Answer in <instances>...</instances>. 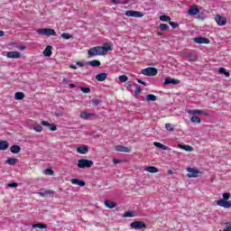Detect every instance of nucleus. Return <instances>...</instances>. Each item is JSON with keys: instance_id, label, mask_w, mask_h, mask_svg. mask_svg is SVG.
<instances>
[{"instance_id": "obj_6", "label": "nucleus", "mask_w": 231, "mask_h": 231, "mask_svg": "<svg viewBox=\"0 0 231 231\" xmlns=\"http://www.w3.org/2000/svg\"><path fill=\"white\" fill-rule=\"evenodd\" d=\"M142 74L145 75L146 77H156V75H158V69L154 67H148L142 69Z\"/></svg>"}, {"instance_id": "obj_34", "label": "nucleus", "mask_w": 231, "mask_h": 231, "mask_svg": "<svg viewBox=\"0 0 231 231\" xmlns=\"http://www.w3.org/2000/svg\"><path fill=\"white\" fill-rule=\"evenodd\" d=\"M160 21H162V23H170L171 17L169 15H161Z\"/></svg>"}, {"instance_id": "obj_55", "label": "nucleus", "mask_w": 231, "mask_h": 231, "mask_svg": "<svg viewBox=\"0 0 231 231\" xmlns=\"http://www.w3.org/2000/svg\"><path fill=\"white\" fill-rule=\"evenodd\" d=\"M69 68H70V69H77V66H75V65H70Z\"/></svg>"}, {"instance_id": "obj_43", "label": "nucleus", "mask_w": 231, "mask_h": 231, "mask_svg": "<svg viewBox=\"0 0 231 231\" xmlns=\"http://www.w3.org/2000/svg\"><path fill=\"white\" fill-rule=\"evenodd\" d=\"M80 89H81L82 93H91V88H89L81 87Z\"/></svg>"}, {"instance_id": "obj_12", "label": "nucleus", "mask_w": 231, "mask_h": 231, "mask_svg": "<svg viewBox=\"0 0 231 231\" xmlns=\"http://www.w3.org/2000/svg\"><path fill=\"white\" fill-rule=\"evenodd\" d=\"M169 84H173V86H176V85L180 84V80L175 79H171L168 77L165 79L163 85L169 86Z\"/></svg>"}, {"instance_id": "obj_41", "label": "nucleus", "mask_w": 231, "mask_h": 231, "mask_svg": "<svg viewBox=\"0 0 231 231\" xmlns=\"http://www.w3.org/2000/svg\"><path fill=\"white\" fill-rule=\"evenodd\" d=\"M165 127H166L167 131H171V132L174 131V127L172 126V124H171V123L166 124Z\"/></svg>"}, {"instance_id": "obj_39", "label": "nucleus", "mask_w": 231, "mask_h": 231, "mask_svg": "<svg viewBox=\"0 0 231 231\" xmlns=\"http://www.w3.org/2000/svg\"><path fill=\"white\" fill-rule=\"evenodd\" d=\"M124 217H134V212L133 211L125 212L124 215Z\"/></svg>"}, {"instance_id": "obj_17", "label": "nucleus", "mask_w": 231, "mask_h": 231, "mask_svg": "<svg viewBox=\"0 0 231 231\" xmlns=\"http://www.w3.org/2000/svg\"><path fill=\"white\" fill-rule=\"evenodd\" d=\"M70 182L72 185H79V187H86V181L80 180L79 179H71Z\"/></svg>"}, {"instance_id": "obj_15", "label": "nucleus", "mask_w": 231, "mask_h": 231, "mask_svg": "<svg viewBox=\"0 0 231 231\" xmlns=\"http://www.w3.org/2000/svg\"><path fill=\"white\" fill-rule=\"evenodd\" d=\"M77 152H79V154H88V152H89V148L86 145L79 146L77 148Z\"/></svg>"}, {"instance_id": "obj_46", "label": "nucleus", "mask_w": 231, "mask_h": 231, "mask_svg": "<svg viewBox=\"0 0 231 231\" xmlns=\"http://www.w3.org/2000/svg\"><path fill=\"white\" fill-rule=\"evenodd\" d=\"M142 93V88L140 86L135 87V95H140Z\"/></svg>"}, {"instance_id": "obj_25", "label": "nucleus", "mask_w": 231, "mask_h": 231, "mask_svg": "<svg viewBox=\"0 0 231 231\" xmlns=\"http://www.w3.org/2000/svg\"><path fill=\"white\" fill-rule=\"evenodd\" d=\"M90 116H97V114H88L87 112L80 113V118H83V120H88Z\"/></svg>"}, {"instance_id": "obj_31", "label": "nucleus", "mask_w": 231, "mask_h": 231, "mask_svg": "<svg viewBox=\"0 0 231 231\" xmlns=\"http://www.w3.org/2000/svg\"><path fill=\"white\" fill-rule=\"evenodd\" d=\"M32 228H40L41 230L48 228V226L46 224L42 223H38V224H33Z\"/></svg>"}, {"instance_id": "obj_14", "label": "nucleus", "mask_w": 231, "mask_h": 231, "mask_svg": "<svg viewBox=\"0 0 231 231\" xmlns=\"http://www.w3.org/2000/svg\"><path fill=\"white\" fill-rule=\"evenodd\" d=\"M116 151L117 152H131V148L124 146V145H116Z\"/></svg>"}, {"instance_id": "obj_13", "label": "nucleus", "mask_w": 231, "mask_h": 231, "mask_svg": "<svg viewBox=\"0 0 231 231\" xmlns=\"http://www.w3.org/2000/svg\"><path fill=\"white\" fill-rule=\"evenodd\" d=\"M188 115H204V116H208V114L204 110H187Z\"/></svg>"}, {"instance_id": "obj_10", "label": "nucleus", "mask_w": 231, "mask_h": 231, "mask_svg": "<svg viewBox=\"0 0 231 231\" xmlns=\"http://www.w3.org/2000/svg\"><path fill=\"white\" fill-rule=\"evenodd\" d=\"M215 21L218 26H225V24H226V18L221 15L215 16Z\"/></svg>"}, {"instance_id": "obj_8", "label": "nucleus", "mask_w": 231, "mask_h": 231, "mask_svg": "<svg viewBox=\"0 0 231 231\" xmlns=\"http://www.w3.org/2000/svg\"><path fill=\"white\" fill-rule=\"evenodd\" d=\"M125 15L127 17H142L143 15V13L140 11L128 10L125 12Z\"/></svg>"}, {"instance_id": "obj_4", "label": "nucleus", "mask_w": 231, "mask_h": 231, "mask_svg": "<svg viewBox=\"0 0 231 231\" xmlns=\"http://www.w3.org/2000/svg\"><path fill=\"white\" fill-rule=\"evenodd\" d=\"M37 33L39 35H46L47 37H51V35L55 37L57 35V32H55V30L50 29V28L38 29Z\"/></svg>"}, {"instance_id": "obj_51", "label": "nucleus", "mask_w": 231, "mask_h": 231, "mask_svg": "<svg viewBox=\"0 0 231 231\" xmlns=\"http://www.w3.org/2000/svg\"><path fill=\"white\" fill-rule=\"evenodd\" d=\"M138 84H142L143 86H147V83H145L143 80L142 79H137Z\"/></svg>"}, {"instance_id": "obj_57", "label": "nucleus", "mask_w": 231, "mask_h": 231, "mask_svg": "<svg viewBox=\"0 0 231 231\" xmlns=\"http://www.w3.org/2000/svg\"><path fill=\"white\" fill-rule=\"evenodd\" d=\"M20 50H26V46L24 45L20 46Z\"/></svg>"}, {"instance_id": "obj_3", "label": "nucleus", "mask_w": 231, "mask_h": 231, "mask_svg": "<svg viewBox=\"0 0 231 231\" xmlns=\"http://www.w3.org/2000/svg\"><path fill=\"white\" fill-rule=\"evenodd\" d=\"M79 169H91L93 167V161L88 159H79L78 161Z\"/></svg>"}, {"instance_id": "obj_28", "label": "nucleus", "mask_w": 231, "mask_h": 231, "mask_svg": "<svg viewBox=\"0 0 231 231\" xmlns=\"http://www.w3.org/2000/svg\"><path fill=\"white\" fill-rule=\"evenodd\" d=\"M153 145L155 147H158L159 149H162V151H167V149H169V147H167L165 144H162V143H158V142H154Z\"/></svg>"}, {"instance_id": "obj_53", "label": "nucleus", "mask_w": 231, "mask_h": 231, "mask_svg": "<svg viewBox=\"0 0 231 231\" xmlns=\"http://www.w3.org/2000/svg\"><path fill=\"white\" fill-rule=\"evenodd\" d=\"M113 162L115 163V165H116L117 163H120V161H118L117 159H113Z\"/></svg>"}, {"instance_id": "obj_56", "label": "nucleus", "mask_w": 231, "mask_h": 231, "mask_svg": "<svg viewBox=\"0 0 231 231\" xmlns=\"http://www.w3.org/2000/svg\"><path fill=\"white\" fill-rule=\"evenodd\" d=\"M168 174L172 175L174 174V171H172V170H168Z\"/></svg>"}, {"instance_id": "obj_21", "label": "nucleus", "mask_w": 231, "mask_h": 231, "mask_svg": "<svg viewBox=\"0 0 231 231\" xmlns=\"http://www.w3.org/2000/svg\"><path fill=\"white\" fill-rule=\"evenodd\" d=\"M189 15H198L199 14V9L198 7H190L188 11Z\"/></svg>"}, {"instance_id": "obj_50", "label": "nucleus", "mask_w": 231, "mask_h": 231, "mask_svg": "<svg viewBox=\"0 0 231 231\" xmlns=\"http://www.w3.org/2000/svg\"><path fill=\"white\" fill-rule=\"evenodd\" d=\"M223 231H231V225L226 224V228Z\"/></svg>"}, {"instance_id": "obj_42", "label": "nucleus", "mask_w": 231, "mask_h": 231, "mask_svg": "<svg viewBox=\"0 0 231 231\" xmlns=\"http://www.w3.org/2000/svg\"><path fill=\"white\" fill-rule=\"evenodd\" d=\"M45 174H48L49 176H53L55 174V171H53V170L51 169H46Z\"/></svg>"}, {"instance_id": "obj_5", "label": "nucleus", "mask_w": 231, "mask_h": 231, "mask_svg": "<svg viewBox=\"0 0 231 231\" xmlns=\"http://www.w3.org/2000/svg\"><path fill=\"white\" fill-rule=\"evenodd\" d=\"M132 230H145L147 225L143 221H134L130 224Z\"/></svg>"}, {"instance_id": "obj_16", "label": "nucleus", "mask_w": 231, "mask_h": 231, "mask_svg": "<svg viewBox=\"0 0 231 231\" xmlns=\"http://www.w3.org/2000/svg\"><path fill=\"white\" fill-rule=\"evenodd\" d=\"M106 79H107V73L106 72L96 75V80H97V82H104V80H106Z\"/></svg>"}, {"instance_id": "obj_27", "label": "nucleus", "mask_w": 231, "mask_h": 231, "mask_svg": "<svg viewBox=\"0 0 231 231\" xmlns=\"http://www.w3.org/2000/svg\"><path fill=\"white\" fill-rule=\"evenodd\" d=\"M88 66H91L92 68H98L100 66V60H93L88 61Z\"/></svg>"}, {"instance_id": "obj_7", "label": "nucleus", "mask_w": 231, "mask_h": 231, "mask_svg": "<svg viewBox=\"0 0 231 231\" xmlns=\"http://www.w3.org/2000/svg\"><path fill=\"white\" fill-rule=\"evenodd\" d=\"M186 171L189 172L187 174L188 178H198V174H199V170L194 168H187Z\"/></svg>"}, {"instance_id": "obj_36", "label": "nucleus", "mask_w": 231, "mask_h": 231, "mask_svg": "<svg viewBox=\"0 0 231 231\" xmlns=\"http://www.w3.org/2000/svg\"><path fill=\"white\" fill-rule=\"evenodd\" d=\"M33 129L36 133H42V125L39 124L34 125Z\"/></svg>"}, {"instance_id": "obj_23", "label": "nucleus", "mask_w": 231, "mask_h": 231, "mask_svg": "<svg viewBox=\"0 0 231 231\" xmlns=\"http://www.w3.org/2000/svg\"><path fill=\"white\" fill-rule=\"evenodd\" d=\"M10 147V144L6 141H0V151H6Z\"/></svg>"}, {"instance_id": "obj_37", "label": "nucleus", "mask_w": 231, "mask_h": 231, "mask_svg": "<svg viewBox=\"0 0 231 231\" xmlns=\"http://www.w3.org/2000/svg\"><path fill=\"white\" fill-rule=\"evenodd\" d=\"M160 30H162V32H167V30H169V25L167 23H161L159 25Z\"/></svg>"}, {"instance_id": "obj_35", "label": "nucleus", "mask_w": 231, "mask_h": 231, "mask_svg": "<svg viewBox=\"0 0 231 231\" xmlns=\"http://www.w3.org/2000/svg\"><path fill=\"white\" fill-rule=\"evenodd\" d=\"M190 121L192 122V124H201V118L196 116H193L191 118H190Z\"/></svg>"}, {"instance_id": "obj_48", "label": "nucleus", "mask_w": 231, "mask_h": 231, "mask_svg": "<svg viewBox=\"0 0 231 231\" xmlns=\"http://www.w3.org/2000/svg\"><path fill=\"white\" fill-rule=\"evenodd\" d=\"M92 104H93V106H95V107H97V106H98V104H100V100H98V99H92Z\"/></svg>"}, {"instance_id": "obj_22", "label": "nucleus", "mask_w": 231, "mask_h": 231, "mask_svg": "<svg viewBox=\"0 0 231 231\" xmlns=\"http://www.w3.org/2000/svg\"><path fill=\"white\" fill-rule=\"evenodd\" d=\"M179 149H182L183 151H187L188 152H192L194 151V148L190 145H182V144H178Z\"/></svg>"}, {"instance_id": "obj_24", "label": "nucleus", "mask_w": 231, "mask_h": 231, "mask_svg": "<svg viewBox=\"0 0 231 231\" xmlns=\"http://www.w3.org/2000/svg\"><path fill=\"white\" fill-rule=\"evenodd\" d=\"M41 198H46V196H51V194H55V191L49 189L45 190L44 192H39L38 193Z\"/></svg>"}, {"instance_id": "obj_20", "label": "nucleus", "mask_w": 231, "mask_h": 231, "mask_svg": "<svg viewBox=\"0 0 231 231\" xmlns=\"http://www.w3.org/2000/svg\"><path fill=\"white\" fill-rule=\"evenodd\" d=\"M10 151L13 154H19L21 152V146L19 145H13L10 147Z\"/></svg>"}, {"instance_id": "obj_52", "label": "nucleus", "mask_w": 231, "mask_h": 231, "mask_svg": "<svg viewBox=\"0 0 231 231\" xmlns=\"http://www.w3.org/2000/svg\"><path fill=\"white\" fill-rule=\"evenodd\" d=\"M77 65L79 66V68H84V63L78 61Z\"/></svg>"}, {"instance_id": "obj_40", "label": "nucleus", "mask_w": 231, "mask_h": 231, "mask_svg": "<svg viewBox=\"0 0 231 231\" xmlns=\"http://www.w3.org/2000/svg\"><path fill=\"white\" fill-rule=\"evenodd\" d=\"M119 80L121 82H127V80H129V78L125 75H122V76H119Z\"/></svg>"}, {"instance_id": "obj_59", "label": "nucleus", "mask_w": 231, "mask_h": 231, "mask_svg": "<svg viewBox=\"0 0 231 231\" xmlns=\"http://www.w3.org/2000/svg\"><path fill=\"white\" fill-rule=\"evenodd\" d=\"M3 35H5V32L4 31H0V37H3Z\"/></svg>"}, {"instance_id": "obj_29", "label": "nucleus", "mask_w": 231, "mask_h": 231, "mask_svg": "<svg viewBox=\"0 0 231 231\" xmlns=\"http://www.w3.org/2000/svg\"><path fill=\"white\" fill-rule=\"evenodd\" d=\"M156 100H158V98L152 94H149L146 96V102H156Z\"/></svg>"}, {"instance_id": "obj_49", "label": "nucleus", "mask_w": 231, "mask_h": 231, "mask_svg": "<svg viewBox=\"0 0 231 231\" xmlns=\"http://www.w3.org/2000/svg\"><path fill=\"white\" fill-rule=\"evenodd\" d=\"M226 71V69H225V68H223V67H221V68H219L218 69V73H220V74H222V75H224V73Z\"/></svg>"}, {"instance_id": "obj_33", "label": "nucleus", "mask_w": 231, "mask_h": 231, "mask_svg": "<svg viewBox=\"0 0 231 231\" xmlns=\"http://www.w3.org/2000/svg\"><path fill=\"white\" fill-rule=\"evenodd\" d=\"M15 100H23L24 98V93L23 92H16L14 95Z\"/></svg>"}, {"instance_id": "obj_2", "label": "nucleus", "mask_w": 231, "mask_h": 231, "mask_svg": "<svg viewBox=\"0 0 231 231\" xmlns=\"http://www.w3.org/2000/svg\"><path fill=\"white\" fill-rule=\"evenodd\" d=\"M223 199H219L217 201L218 207H223V208H231V201L230 199V193L226 192L222 195Z\"/></svg>"}, {"instance_id": "obj_32", "label": "nucleus", "mask_w": 231, "mask_h": 231, "mask_svg": "<svg viewBox=\"0 0 231 231\" xmlns=\"http://www.w3.org/2000/svg\"><path fill=\"white\" fill-rule=\"evenodd\" d=\"M147 172H151L152 174H154L156 172H158V168L154 167V166H149L146 168Z\"/></svg>"}, {"instance_id": "obj_18", "label": "nucleus", "mask_w": 231, "mask_h": 231, "mask_svg": "<svg viewBox=\"0 0 231 231\" xmlns=\"http://www.w3.org/2000/svg\"><path fill=\"white\" fill-rule=\"evenodd\" d=\"M53 50V47L51 45H48L45 50L43 51L44 57H51V54L53 53L51 51Z\"/></svg>"}, {"instance_id": "obj_58", "label": "nucleus", "mask_w": 231, "mask_h": 231, "mask_svg": "<svg viewBox=\"0 0 231 231\" xmlns=\"http://www.w3.org/2000/svg\"><path fill=\"white\" fill-rule=\"evenodd\" d=\"M69 87H70L71 88H77V86H75V84H69Z\"/></svg>"}, {"instance_id": "obj_9", "label": "nucleus", "mask_w": 231, "mask_h": 231, "mask_svg": "<svg viewBox=\"0 0 231 231\" xmlns=\"http://www.w3.org/2000/svg\"><path fill=\"white\" fill-rule=\"evenodd\" d=\"M194 42H196L197 44H210V40L205 37H197L194 38Z\"/></svg>"}, {"instance_id": "obj_1", "label": "nucleus", "mask_w": 231, "mask_h": 231, "mask_svg": "<svg viewBox=\"0 0 231 231\" xmlns=\"http://www.w3.org/2000/svg\"><path fill=\"white\" fill-rule=\"evenodd\" d=\"M111 45L105 43L104 46H96L92 47L88 51V57H97L100 55L107 54V51H110Z\"/></svg>"}, {"instance_id": "obj_45", "label": "nucleus", "mask_w": 231, "mask_h": 231, "mask_svg": "<svg viewBox=\"0 0 231 231\" xmlns=\"http://www.w3.org/2000/svg\"><path fill=\"white\" fill-rule=\"evenodd\" d=\"M169 24H170L172 28H178V27L180 26V23L171 22V20H170V22H169Z\"/></svg>"}, {"instance_id": "obj_38", "label": "nucleus", "mask_w": 231, "mask_h": 231, "mask_svg": "<svg viewBox=\"0 0 231 231\" xmlns=\"http://www.w3.org/2000/svg\"><path fill=\"white\" fill-rule=\"evenodd\" d=\"M61 38H63L64 41H68V40L71 39V34L63 32V33H61Z\"/></svg>"}, {"instance_id": "obj_47", "label": "nucleus", "mask_w": 231, "mask_h": 231, "mask_svg": "<svg viewBox=\"0 0 231 231\" xmlns=\"http://www.w3.org/2000/svg\"><path fill=\"white\" fill-rule=\"evenodd\" d=\"M188 57L189 59V60H191V61L196 60V56H194V54H192V53H189Z\"/></svg>"}, {"instance_id": "obj_19", "label": "nucleus", "mask_w": 231, "mask_h": 231, "mask_svg": "<svg viewBox=\"0 0 231 231\" xmlns=\"http://www.w3.org/2000/svg\"><path fill=\"white\" fill-rule=\"evenodd\" d=\"M41 125H45L46 127H50V131H55L57 129V125H55L53 124H50L47 121H42Z\"/></svg>"}, {"instance_id": "obj_44", "label": "nucleus", "mask_w": 231, "mask_h": 231, "mask_svg": "<svg viewBox=\"0 0 231 231\" xmlns=\"http://www.w3.org/2000/svg\"><path fill=\"white\" fill-rule=\"evenodd\" d=\"M7 187H9L10 189H17L18 184L17 182H13V183L7 184Z\"/></svg>"}, {"instance_id": "obj_30", "label": "nucleus", "mask_w": 231, "mask_h": 231, "mask_svg": "<svg viewBox=\"0 0 231 231\" xmlns=\"http://www.w3.org/2000/svg\"><path fill=\"white\" fill-rule=\"evenodd\" d=\"M105 206L107 208H115L116 207V204L113 201H110V200H105Z\"/></svg>"}, {"instance_id": "obj_54", "label": "nucleus", "mask_w": 231, "mask_h": 231, "mask_svg": "<svg viewBox=\"0 0 231 231\" xmlns=\"http://www.w3.org/2000/svg\"><path fill=\"white\" fill-rule=\"evenodd\" d=\"M224 75H225V77H230V72L226 70V72H224Z\"/></svg>"}, {"instance_id": "obj_26", "label": "nucleus", "mask_w": 231, "mask_h": 231, "mask_svg": "<svg viewBox=\"0 0 231 231\" xmlns=\"http://www.w3.org/2000/svg\"><path fill=\"white\" fill-rule=\"evenodd\" d=\"M17 162H19V159L9 157L5 161V163H7L8 165H15L17 163Z\"/></svg>"}, {"instance_id": "obj_11", "label": "nucleus", "mask_w": 231, "mask_h": 231, "mask_svg": "<svg viewBox=\"0 0 231 231\" xmlns=\"http://www.w3.org/2000/svg\"><path fill=\"white\" fill-rule=\"evenodd\" d=\"M7 59H21V52L19 51H8L6 54Z\"/></svg>"}, {"instance_id": "obj_60", "label": "nucleus", "mask_w": 231, "mask_h": 231, "mask_svg": "<svg viewBox=\"0 0 231 231\" xmlns=\"http://www.w3.org/2000/svg\"><path fill=\"white\" fill-rule=\"evenodd\" d=\"M112 3H114V5H116V0H112Z\"/></svg>"}]
</instances>
